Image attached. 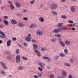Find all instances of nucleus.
Returning a JSON list of instances; mask_svg holds the SVG:
<instances>
[{"mask_svg":"<svg viewBox=\"0 0 78 78\" xmlns=\"http://www.w3.org/2000/svg\"><path fill=\"white\" fill-rule=\"evenodd\" d=\"M61 37V34H57V37Z\"/></svg>","mask_w":78,"mask_h":78,"instance_id":"nucleus-41","label":"nucleus"},{"mask_svg":"<svg viewBox=\"0 0 78 78\" xmlns=\"http://www.w3.org/2000/svg\"><path fill=\"white\" fill-rule=\"evenodd\" d=\"M32 42H34V43H36L37 41L35 40H32Z\"/></svg>","mask_w":78,"mask_h":78,"instance_id":"nucleus-40","label":"nucleus"},{"mask_svg":"<svg viewBox=\"0 0 78 78\" xmlns=\"http://www.w3.org/2000/svg\"><path fill=\"white\" fill-rule=\"evenodd\" d=\"M1 74H2L3 75H5V74H6V73L3 71H1Z\"/></svg>","mask_w":78,"mask_h":78,"instance_id":"nucleus-33","label":"nucleus"},{"mask_svg":"<svg viewBox=\"0 0 78 78\" xmlns=\"http://www.w3.org/2000/svg\"><path fill=\"white\" fill-rule=\"evenodd\" d=\"M66 0H60V1L62 2H65Z\"/></svg>","mask_w":78,"mask_h":78,"instance_id":"nucleus-60","label":"nucleus"},{"mask_svg":"<svg viewBox=\"0 0 78 78\" xmlns=\"http://www.w3.org/2000/svg\"><path fill=\"white\" fill-rule=\"evenodd\" d=\"M70 62H71V63H72L73 62V59H70Z\"/></svg>","mask_w":78,"mask_h":78,"instance_id":"nucleus-49","label":"nucleus"},{"mask_svg":"<svg viewBox=\"0 0 78 78\" xmlns=\"http://www.w3.org/2000/svg\"><path fill=\"white\" fill-rule=\"evenodd\" d=\"M16 16H19L20 17H21V16H22V15H21V14H20L19 13H18V14H16Z\"/></svg>","mask_w":78,"mask_h":78,"instance_id":"nucleus-44","label":"nucleus"},{"mask_svg":"<svg viewBox=\"0 0 78 78\" xmlns=\"http://www.w3.org/2000/svg\"><path fill=\"white\" fill-rule=\"evenodd\" d=\"M39 20L41 22H44L45 20L42 17H41L39 18Z\"/></svg>","mask_w":78,"mask_h":78,"instance_id":"nucleus-19","label":"nucleus"},{"mask_svg":"<svg viewBox=\"0 0 78 78\" xmlns=\"http://www.w3.org/2000/svg\"><path fill=\"white\" fill-rule=\"evenodd\" d=\"M27 12V10H23V12Z\"/></svg>","mask_w":78,"mask_h":78,"instance_id":"nucleus-50","label":"nucleus"},{"mask_svg":"<svg viewBox=\"0 0 78 78\" xmlns=\"http://www.w3.org/2000/svg\"><path fill=\"white\" fill-rule=\"evenodd\" d=\"M65 43L67 45H70V42L68 41H65Z\"/></svg>","mask_w":78,"mask_h":78,"instance_id":"nucleus-20","label":"nucleus"},{"mask_svg":"<svg viewBox=\"0 0 78 78\" xmlns=\"http://www.w3.org/2000/svg\"><path fill=\"white\" fill-rule=\"evenodd\" d=\"M59 58V56H55L54 57V60H57L58 59V58Z\"/></svg>","mask_w":78,"mask_h":78,"instance_id":"nucleus-22","label":"nucleus"},{"mask_svg":"<svg viewBox=\"0 0 78 78\" xmlns=\"http://www.w3.org/2000/svg\"><path fill=\"white\" fill-rule=\"evenodd\" d=\"M23 45L24 46H27V44H26V43H23Z\"/></svg>","mask_w":78,"mask_h":78,"instance_id":"nucleus-52","label":"nucleus"},{"mask_svg":"<svg viewBox=\"0 0 78 78\" xmlns=\"http://www.w3.org/2000/svg\"><path fill=\"white\" fill-rule=\"evenodd\" d=\"M69 23H73V21L71 20H70L69 21Z\"/></svg>","mask_w":78,"mask_h":78,"instance_id":"nucleus-47","label":"nucleus"},{"mask_svg":"<svg viewBox=\"0 0 78 78\" xmlns=\"http://www.w3.org/2000/svg\"><path fill=\"white\" fill-rule=\"evenodd\" d=\"M26 41L30 42L31 40V38L30 37H28L25 38Z\"/></svg>","mask_w":78,"mask_h":78,"instance_id":"nucleus-10","label":"nucleus"},{"mask_svg":"<svg viewBox=\"0 0 78 78\" xmlns=\"http://www.w3.org/2000/svg\"><path fill=\"white\" fill-rule=\"evenodd\" d=\"M10 7L11 9L12 10H14L15 8V7H14V5H13V4L10 5Z\"/></svg>","mask_w":78,"mask_h":78,"instance_id":"nucleus-18","label":"nucleus"},{"mask_svg":"<svg viewBox=\"0 0 78 78\" xmlns=\"http://www.w3.org/2000/svg\"><path fill=\"white\" fill-rule=\"evenodd\" d=\"M34 26V24H32L30 26V28H33V27Z\"/></svg>","mask_w":78,"mask_h":78,"instance_id":"nucleus-36","label":"nucleus"},{"mask_svg":"<svg viewBox=\"0 0 78 78\" xmlns=\"http://www.w3.org/2000/svg\"><path fill=\"white\" fill-rule=\"evenodd\" d=\"M22 58L23 60H24L25 61H27V58L26 57L22 56Z\"/></svg>","mask_w":78,"mask_h":78,"instance_id":"nucleus-25","label":"nucleus"},{"mask_svg":"<svg viewBox=\"0 0 78 78\" xmlns=\"http://www.w3.org/2000/svg\"><path fill=\"white\" fill-rule=\"evenodd\" d=\"M15 5H16V6L17 7V8H20V4H19V3L18 2H16L15 3Z\"/></svg>","mask_w":78,"mask_h":78,"instance_id":"nucleus-17","label":"nucleus"},{"mask_svg":"<svg viewBox=\"0 0 78 78\" xmlns=\"http://www.w3.org/2000/svg\"><path fill=\"white\" fill-rule=\"evenodd\" d=\"M58 78H64V76L62 75H59L58 76Z\"/></svg>","mask_w":78,"mask_h":78,"instance_id":"nucleus-27","label":"nucleus"},{"mask_svg":"<svg viewBox=\"0 0 78 78\" xmlns=\"http://www.w3.org/2000/svg\"><path fill=\"white\" fill-rule=\"evenodd\" d=\"M47 69H50V67L49 66H48L47 67Z\"/></svg>","mask_w":78,"mask_h":78,"instance_id":"nucleus-59","label":"nucleus"},{"mask_svg":"<svg viewBox=\"0 0 78 78\" xmlns=\"http://www.w3.org/2000/svg\"><path fill=\"white\" fill-rule=\"evenodd\" d=\"M39 66L41 68H44V66H45V63L42 62H40L39 63Z\"/></svg>","mask_w":78,"mask_h":78,"instance_id":"nucleus-8","label":"nucleus"},{"mask_svg":"<svg viewBox=\"0 0 78 78\" xmlns=\"http://www.w3.org/2000/svg\"><path fill=\"white\" fill-rule=\"evenodd\" d=\"M45 50H46V48H41V51H44Z\"/></svg>","mask_w":78,"mask_h":78,"instance_id":"nucleus-30","label":"nucleus"},{"mask_svg":"<svg viewBox=\"0 0 78 78\" xmlns=\"http://www.w3.org/2000/svg\"><path fill=\"white\" fill-rule=\"evenodd\" d=\"M24 20L27 21L28 20V18L25 17L23 18Z\"/></svg>","mask_w":78,"mask_h":78,"instance_id":"nucleus-38","label":"nucleus"},{"mask_svg":"<svg viewBox=\"0 0 78 78\" xmlns=\"http://www.w3.org/2000/svg\"><path fill=\"white\" fill-rule=\"evenodd\" d=\"M19 53V49H18L16 51V54H18Z\"/></svg>","mask_w":78,"mask_h":78,"instance_id":"nucleus-31","label":"nucleus"},{"mask_svg":"<svg viewBox=\"0 0 78 78\" xmlns=\"http://www.w3.org/2000/svg\"><path fill=\"white\" fill-rule=\"evenodd\" d=\"M58 5H57V4H53L51 6V8L52 9H56V8H57V6Z\"/></svg>","mask_w":78,"mask_h":78,"instance_id":"nucleus-3","label":"nucleus"},{"mask_svg":"<svg viewBox=\"0 0 78 78\" xmlns=\"http://www.w3.org/2000/svg\"><path fill=\"white\" fill-rule=\"evenodd\" d=\"M33 46L34 47L33 50L34 51H36V49L37 48V46L36 44H33Z\"/></svg>","mask_w":78,"mask_h":78,"instance_id":"nucleus-5","label":"nucleus"},{"mask_svg":"<svg viewBox=\"0 0 78 78\" xmlns=\"http://www.w3.org/2000/svg\"><path fill=\"white\" fill-rule=\"evenodd\" d=\"M34 78H39V77H38L37 75H34Z\"/></svg>","mask_w":78,"mask_h":78,"instance_id":"nucleus-45","label":"nucleus"},{"mask_svg":"<svg viewBox=\"0 0 78 78\" xmlns=\"http://www.w3.org/2000/svg\"><path fill=\"white\" fill-rule=\"evenodd\" d=\"M64 65L66 66H70V65H69V64L67 63H66L64 64Z\"/></svg>","mask_w":78,"mask_h":78,"instance_id":"nucleus-37","label":"nucleus"},{"mask_svg":"<svg viewBox=\"0 0 78 78\" xmlns=\"http://www.w3.org/2000/svg\"><path fill=\"white\" fill-rule=\"evenodd\" d=\"M46 59H50V58L46 57Z\"/></svg>","mask_w":78,"mask_h":78,"instance_id":"nucleus-54","label":"nucleus"},{"mask_svg":"<svg viewBox=\"0 0 78 78\" xmlns=\"http://www.w3.org/2000/svg\"><path fill=\"white\" fill-rule=\"evenodd\" d=\"M59 42L60 44V45H62V47H64L65 46V43H64V42H63L62 41H59Z\"/></svg>","mask_w":78,"mask_h":78,"instance_id":"nucleus-9","label":"nucleus"},{"mask_svg":"<svg viewBox=\"0 0 78 78\" xmlns=\"http://www.w3.org/2000/svg\"><path fill=\"white\" fill-rule=\"evenodd\" d=\"M69 78H74L73 77H72V75H69L68 76Z\"/></svg>","mask_w":78,"mask_h":78,"instance_id":"nucleus-46","label":"nucleus"},{"mask_svg":"<svg viewBox=\"0 0 78 78\" xmlns=\"http://www.w3.org/2000/svg\"><path fill=\"white\" fill-rule=\"evenodd\" d=\"M72 12H75V7L73 6H72L70 8Z\"/></svg>","mask_w":78,"mask_h":78,"instance_id":"nucleus-15","label":"nucleus"},{"mask_svg":"<svg viewBox=\"0 0 78 78\" xmlns=\"http://www.w3.org/2000/svg\"><path fill=\"white\" fill-rule=\"evenodd\" d=\"M40 7L41 8H42V7H43V5H41L40 6Z\"/></svg>","mask_w":78,"mask_h":78,"instance_id":"nucleus-62","label":"nucleus"},{"mask_svg":"<svg viewBox=\"0 0 78 78\" xmlns=\"http://www.w3.org/2000/svg\"><path fill=\"white\" fill-rule=\"evenodd\" d=\"M63 23H59L57 26L58 27V29H55L54 30V32L55 33H58L61 32V30H66V28L65 27L62 26L63 25Z\"/></svg>","mask_w":78,"mask_h":78,"instance_id":"nucleus-1","label":"nucleus"},{"mask_svg":"<svg viewBox=\"0 0 78 78\" xmlns=\"http://www.w3.org/2000/svg\"><path fill=\"white\" fill-rule=\"evenodd\" d=\"M38 76H39L40 77H41V74H38Z\"/></svg>","mask_w":78,"mask_h":78,"instance_id":"nucleus-57","label":"nucleus"},{"mask_svg":"<svg viewBox=\"0 0 78 78\" xmlns=\"http://www.w3.org/2000/svg\"><path fill=\"white\" fill-rule=\"evenodd\" d=\"M18 69H19V70H22V69H23L22 66H20L19 67H18Z\"/></svg>","mask_w":78,"mask_h":78,"instance_id":"nucleus-34","label":"nucleus"},{"mask_svg":"<svg viewBox=\"0 0 78 78\" xmlns=\"http://www.w3.org/2000/svg\"><path fill=\"white\" fill-rule=\"evenodd\" d=\"M55 37H58V34H55Z\"/></svg>","mask_w":78,"mask_h":78,"instance_id":"nucleus-61","label":"nucleus"},{"mask_svg":"<svg viewBox=\"0 0 78 78\" xmlns=\"http://www.w3.org/2000/svg\"><path fill=\"white\" fill-rule=\"evenodd\" d=\"M11 40H8L7 43V46H9L11 45Z\"/></svg>","mask_w":78,"mask_h":78,"instance_id":"nucleus-11","label":"nucleus"},{"mask_svg":"<svg viewBox=\"0 0 78 78\" xmlns=\"http://www.w3.org/2000/svg\"><path fill=\"white\" fill-rule=\"evenodd\" d=\"M49 76H50V78H55V76H54V75H53V74H51Z\"/></svg>","mask_w":78,"mask_h":78,"instance_id":"nucleus-28","label":"nucleus"},{"mask_svg":"<svg viewBox=\"0 0 78 78\" xmlns=\"http://www.w3.org/2000/svg\"><path fill=\"white\" fill-rule=\"evenodd\" d=\"M11 55H9L8 57H7V58L8 59H9V60H10L11 59Z\"/></svg>","mask_w":78,"mask_h":78,"instance_id":"nucleus-24","label":"nucleus"},{"mask_svg":"<svg viewBox=\"0 0 78 78\" xmlns=\"http://www.w3.org/2000/svg\"><path fill=\"white\" fill-rule=\"evenodd\" d=\"M3 28V25H0V28Z\"/></svg>","mask_w":78,"mask_h":78,"instance_id":"nucleus-55","label":"nucleus"},{"mask_svg":"<svg viewBox=\"0 0 78 78\" xmlns=\"http://www.w3.org/2000/svg\"><path fill=\"white\" fill-rule=\"evenodd\" d=\"M34 28H36V27H37V26H36V25H35L34 26Z\"/></svg>","mask_w":78,"mask_h":78,"instance_id":"nucleus-64","label":"nucleus"},{"mask_svg":"<svg viewBox=\"0 0 78 78\" xmlns=\"http://www.w3.org/2000/svg\"><path fill=\"white\" fill-rule=\"evenodd\" d=\"M38 69L40 70V71H41V72H42V69L41 68V67H38Z\"/></svg>","mask_w":78,"mask_h":78,"instance_id":"nucleus-35","label":"nucleus"},{"mask_svg":"<svg viewBox=\"0 0 78 78\" xmlns=\"http://www.w3.org/2000/svg\"><path fill=\"white\" fill-rule=\"evenodd\" d=\"M12 40L13 41H15L17 40V39H16V38L14 37L12 38Z\"/></svg>","mask_w":78,"mask_h":78,"instance_id":"nucleus-43","label":"nucleus"},{"mask_svg":"<svg viewBox=\"0 0 78 78\" xmlns=\"http://www.w3.org/2000/svg\"><path fill=\"white\" fill-rule=\"evenodd\" d=\"M62 74L64 76H66V75H67V73L66 71L64 70H63L62 72Z\"/></svg>","mask_w":78,"mask_h":78,"instance_id":"nucleus-16","label":"nucleus"},{"mask_svg":"<svg viewBox=\"0 0 78 78\" xmlns=\"http://www.w3.org/2000/svg\"><path fill=\"white\" fill-rule=\"evenodd\" d=\"M3 22L5 24V25H7L8 24V22L6 20H4Z\"/></svg>","mask_w":78,"mask_h":78,"instance_id":"nucleus-21","label":"nucleus"},{"mask_svg":"<svg viewBox=\"0 0 78 78\" xmlns=\"http://www.w3.org/2000/svg\"><path fill=\"white\" fill-rule=\"evenodd\" d=\"M18 25L20 27H23L25 26V25L23 24L20 23H18Z\"/></svg>","mask_w":78,"mask_h":78,"instance_id":"nucleus-14","label":"nucleus"},{"mask_svg":"<svg viewBox=\"0 0 78 78\" xmlns=\"http://www.w3.org/2000/svg\"><path fill=\"white\" fill-rule=\"evenodd\" d=\"M67 27H71V24H68Z\"/></svg>","mask_w":78,"mask_h":78,"instance_id":"nucleus-51","label":"nucleus"},{"mask_svg":"<svg viewBox=\"0 0 78 78\" xmlns=\"http://www.w3.org/2000/svg\"><path fill=\"white\" fill-rule=\"evenodd\" d=\"M20 55H17L16 58V63H19L20 61Z\"/></svg>","mask_w":78,"mask_h":78,"instance_id":"nucleus-2","label":"nucleus"},{"mask_svg":"<svg viewBox=\"0 0 78 78\" xmlns=\"http://www.w3.org/2000/svg\"><path fill=\"white\" fill-rule=\"evenodd\" d=\"M0 63L2 65V66L3 68H4V69H7V67L6 66V65H5V63H4L2 62H0Z\"/></svg>","mask_w":78,"mask_h":78,"instance_id":"nucleus-6","label":"nucleus"},{"mask_svg":"<svg viewBox=\"0 0 78 78\" xmlns=\"http://www.w3.org/2000/svg\"><path fill=\"white\" fill-rule=\"evenodd\" d=\"M64 52L65 54H67V53H68V50H67V49H65Z\"/></svg>","mask_w":78,"mask_h":78,"instance_id":"nucleus-23","label":"nucleus"},{"mask_svg":"<svg viewBox=\"0 0 78 78\" xmlns=\"http://www.w3.org/2000/svg\"><path fill=\"white\" fill-rule=\"evenodd\" d=\"M72 30H73V31H74V30H75V28L74 27H73L72 28Z\"/></svg>","mask_w":78,"mask_h":78,"instance_id":"nucleus-53","label":"nucleus"},{"mask_svg":"<svg viewBox=\"0 0 78 78\" xmlns=\"http://www.w3.org/2000/svg\"><path fill=\"white\" fill-rule=\"evenodd\" d=\"M34 52L37 53V54L38 56H41V53H40V52H38L37 51V50H36L35 51H34Z\"/></svg>","mask_w":78,"mask_h":78,"instance_id":"nucleus-13","label":"nucleus"},{"mask_svg":"<svg viewBox=\"0 0 78 78\" xmlns=\"http://www.w3.org/2000/svg\"><path fill=\"white\" fill-rule=\"evenodd\" d=\"M43 59H46V56H43Z\"/></svg>","mask_w":78,"mask_h":78,"instance_id":"nucleus-56","label":"nucleus"},{"mask_svg":"<svg viewBox=\"0 0 78 78\" xmlns=\"http://www.w3.org/2000/svg\"><path fill=\"white\" fill-rule=\"evenodd\" d=\"M51 41L52 42H56V39H52L51 40Z\"/></svg>","mask_w":78,"mask_h":78,"instance_id":"nucleus-32","label":"nucleus"},{"mask_svg":"<svg viewBox=\"0 0 78 78\" xmlns=\"http://www.w3.org/2000/svg\"><path fill=\"white\" fill-rule=\"evenodd\" d=\"M4 18L5 19H8V17L7 16H5L4 17Z\"/></svg>","mask_w":78,"mask_h":78,"instance_id":"nucleus-42","label":"nucleus"},{"mask_svg":"<svg viewBox=\"0 0 78 78\" xmlns=\"http://www.w3.org/2000/svg\"><path fill=\"white\" fill-rule=\"evenodd\" d=\"M60 56H62V57H64V56H65V55L62 53H61L60 54Z\"/></svg>","mask_w":78,"mask_h":78,"instance_id":"nucleus-26","label":"nucleus"},{"mask_svg":"<svg viewBox=\"0 0 78 78\" xmlns=\"http://www.w3.org/2000/svg\"><path fill=\"white\" fill-rule=\"evenodd\" d=\"M31 36V34H29L28 35V37H30Z\"/></svg>","mask_w":78,"mask_h":78,"instance_id":"nucleus-63","label":"nucleus"},{"mask_svg":"<svg viewBox=\"0 0 78 78\" xmlns=\"http://www.w3.org/2000/svg\"><path fill=\"white\" fill-rule=\"evenodd\" d=\"M61 17L62 18V19H66V17H67V16H66L65 15L62 16Z\"/></svg>","mask_w":78,"mask_h":78,"instance_id":"nucleus-29","label":"nucleus"},{"mask_svg":"<svg viewBox=\"0 0 78 78\" xmlns=\"http://www.w3.org/2000/svg\"><path fill=\"white\" fill-rule=\"evenodd\" d=\"M36 34H37L38 35H39V36H41L42 35V32H40V31L38 30L36 32Z\"/></svg>","mask_w":78,"mask_h":78,"instance_id":"nucleus-12","label":"nucleus"},{"mask_svg":"<svg viewBox=\"0 0 78 78\" xmlns=\"http://www.w3.org/2000/svg\"><path fill=\"white\" fill-rule=\"evenodd\" d=\"M52 14H54V15H57V13L56 12H52Z\"/></svg>","mask_w":78,"mask_h":78,"instance_id":"nucleus-39","label":"nucleus"},{"mask_svg":"<svg viewBox=\"0 0 78 78\" xmlns=\"http://www.w3.org/2000/svg\"><path fill=\"white\" fill-rule=\"evenodd\" d=\"M73 26H74L73 25V24H71V27H73Z\"/></svg>","mask_w":78,"mask_h":78,"instance_id":"nucleus-58","label":"nucleus"},{"mask_svg":"<svg viewBox=\"0 0 78 78\" xmlns=\"http://www.w3.org/2000/svg\"><path fill=\"white\" fill-rule=\"evenodd\" d=\"M0 34L3 36L2 35H0V37H1V38H6V37H5V34L3 32H2V31H0Z\"/></svg>","mask_w":78,"mask_h":78,"instance_id":"nucleus-4","label":"nucleus"},{"mask_svg":"<svg viewBox=\"0 0 78 78\" xmlns=\"http://www.w3.org/2000/svg\"><path fill=\"white\" fill-rule=\"evenodd\" d=\"M11 22L12 24L13 25H16V24H17V23L15 20H12L11 21Z\"/></svg>","mask_w":78,"mask_h":78,"instance_id":"nucleus-7","label":"nucleus"},{"mask_svg":"<svg viewBox=\"0 0 78 78\" xmlns=\"http://www.w3.org/2000/svg\"><path fill=\"white\" fill-rule=\"evenodd\" d=\"M7 2H8V3H9V4H12V2L9 1H8Z\"/></svg>","mask_w":78,"mask_h":78,"instance_id":"nucleus-48","label":"nucleus"}]
</instances>
